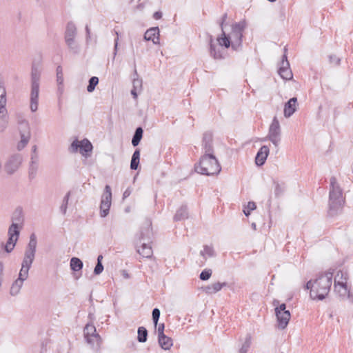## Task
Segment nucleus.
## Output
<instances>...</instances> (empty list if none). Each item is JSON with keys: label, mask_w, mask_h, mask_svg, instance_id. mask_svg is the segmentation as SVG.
I'll return each mask as SVG.
<instances>
[{"label": "nucleus", "mask_w": 353, "mask_h": 353, "mask_svg": "<svg viewBox=\"0 0 353 353\" xmlns=\"http://www.w3.org/2000/svg\"><path fill=\"white\" fill-rule=\"evenodd\" d=\"M332 273L326 272L319 275L314 281L310 280L305 285L310 290V297L313 300H323L328 294L332 283Z\"/></svg>", "instance_id": "f257e3e1"}, {"label": "nucleus", "mask_w": 353, "mask_h": 353, "mask_svg": "<svg viewBox=\"0 0 353 353\" xmlns=\"http://www.w3.org/2000/svg\"><path fill=\"white\" fill-rule=\"evenodd\" d=\"M246 26L245 21L243 20L232 26V31L229 35H226L225 32L222 30L221 36L217 39L219 44L226 48L231 46L233 50H239L241 47L243 32Z\"/></svg>", "instance_id": "f03ea898"}, {"label": "nucleus", "mask_w": 353, "mask_h": 353, "mask_svg": "<svg viewBox=\"0 0 353 353\" xmlns=\"http://www.w3.org/2000/svg\"><path fill=\"white\" fill-rule=\"evenodd\" d=\"M345 202V198L343 195V191L336 179L334 176L331 177L330 183L329 194V214L334 216L340 211Z\"/></svg>", "instance_id": "7ed1b4c3"}, {"label": "nucleus", "mask_w": 353, "mask_h": 353, "mask_svg": "<svg viewBox=\"0 0 353 353\" xmlns=\"http://www.w3.org/2000/svg\"><path fill=\"white\" fill-rule=\"evenodd\" d=\"M195 171L203 175L218 174L221 167L214 154H203L198 163L194 165Z\"/></svg>", "instance_id": "20e7f679"}, {"label": "nucleus", "mask_w": 353, "mask_h": 353, "mask_svg": "<svg viewBox=\"0 0 353 353\" xmlns=\"http://www.w3.org/2000/svg\"><path fill=\"white\" fill-rule=\"evenodd\" d=\"M40 77L41 70L37 67L33 66L31 72V92L30 97V109L32 112H34L38 110Z\"/></svg>", "instance_id": "39448f33"}, {"label": "nucleus", "mask_w": 353, "mask_h": 353, "mask_svg": "<svg viewBox=\"0 0 353 353\" xmlns=\"http://www.w3.org/2000/svg\"><path fill=\"white\" fill-rule=\"evenodd\" d=\"M6 103L5 82L0 78V131L1 132L7 128L9 122V116L6 108Z\"/></svg>", "instance_id": "423d86ee"}, {"label": "nucleus", "mask_w": 353, "mask_h": 353, "mask_svg": "<svg viewBox=\"0 0 353 353\" xmlns=\"http://www.w3.org/2000/svg\"><path fill=\"white\" fill-rule=\"evenodd\" d=\"M279 304V301L277 300H274L273 301V305L275 307V314L278 322L279 328L283 330L285 329L290 319V312L289 310H286V305L285 303Z\"/></svg>", "instance_id": "0eeeda50"}, {"label": "nucleus", "mask_w": 353, "mask_h": 353, "mask_svg": "<svg viewBox=\"0 0 353 353\" xmlns=\"http://www.w3.org/2000/svg\"><path fill=\"white\" fill-rule=\"evenodd\" d=\"M84 337L86 342L95 350H99L101 343V338L97 333L96 327L94 325L88 323L83 330Z\"/></svg>", "instance_id": "6e6552de"}, {"label": "nucleus", "mask_w": 353, "mask_h": 353, "mask_svg": "<svg viewBox=\"0 0 353 353\" xmlns=\"http://www.w3.org/2000/svg\"><path fill=\"white\" fill-rule=\"evenodd\" d=\"M77 34L75 25L72 22L68 23L65 32V41L68 48L75 53L79 50V46L76 40Z\"/></svg>", "instance_id": "1a4fd4ad"}, {"label": "nucleus", "mask_w": 353, "mask_h": 353, "mask_svg": "<svg viewBox=\"0 0 353 353\" xmlns=\"http://www.w3.org/2000/svg\"><path fill=\"white\" fill-rule=\"evenodd\" d=\"M150 230L148 228L145 232H141L139 240L141 248L137 249V252L145 258H150L153 253L152 247L150 245Z\"/></svg>", "instance_id": "9d476101"}, {"label": "nucleus", "mask_w": 353, "mask_h": 353, "mask_svg": "<svg viewBox=\"0 0 353 353\" xmlns=\"http://www.w3.org/2000/svg\"><path fill=\"white\" fill-rule=\"evenodd\" d=\"M22 161L23 157L20 154H14L9 156L4 163V171L7 174H13L19 170Z\"/></svg>", "instance_id": "9b49d317"}, {"label": "nucleus", "mask_w": 353, "mask_h": 353, "mask_svg": "<svg viewBox=\"0 0 353 353\" xmlns=\"http://www.w3.org/2000/svg\"><path fill=\"white\" fill-rule=\"evenodd\" d=\"M92 148L93 147L91 142L87 139H84L81 141L76 139L70 145V151L72 152H77L78 150H79V152L85 157L90 156Z\"/></svg>", "instance_id": "f8f14e48"}, {"label": "nucleus", "mask_w": 353, "mask_h": 353, "mask_svg": "<svg viewBox=\"0 0 353 353\" xmlns=\"http://www.w3.org/2000/svg\"><path fill=\"white\" fill-rule=\"evenodd\" d=\"M281 126L276 117H274L269 127L267 139L270 140L275 147H278L281 141Z\"/></svg>", "instance_id": "ddd939ff"}, {"label": "nucleus", "mask_w": 353, "mask_h": 353, "mask_svg": "<svg viewBox=\"0 0 353 353\" xmlns=\"http://www.w3.org/2000/svg\"><path fill=\"white\" fill-rule=\"evenodd\" d=\"M112 203V191L110 185H106L103 194L101 196L100 205V215L105 217L108 213Z\"/></svg>", "instance_id": "4468645a"}, {"label": "nucleus", "mask_w": 353, "mask_h": 353, "mask_svg": "<svg viewBox=\"0 0 353 353\" xmlns=\"http://www.w3.org/2000/svg\"><path fill=\"white\" fill-rule=\"evenodd\" d=\"M8 240L5 245V250L10 253L13 250L19 236V223H12L8 229Z\"/></svg>", "instance_id": "2eb2a0df"}, {"label": "nucleus", "mask_w": 353, "mask_h": 353, "mask_svg": "<svg viewBox=\"0 0 353 353\" xmlns=\"http://www.w3.org/2000/svg\"><path fill=\"white\" fill-rule=\"evenodd\" d=\"M37 241L34 234L30 236L29 243L26 248L23 259L34 261L36 254Z\"/></svg>", "instance_id": "dca6fc26"}, {"label": "nucleus", "mask_w": 353, "mask_h": 353, "mask_svg": "<svg viewBox=\"0 0 353 353\" xmlns=\"http://www.w3.org/2000/svg\"><path fill=\"white\" fill-rule=\"evenodd\" d=\"M280 77L285 80H290L293 77L292 70L290 68V63L287 59L286 54H283L282 61L279 69Z\"/></svg>", "instance_id": "f3484780"}, {"label": "nucleus", "mask_w": 353, "mask_h": 353, "mask_svg": "<svg viewBox=\"0 0 353 353\" xmlns=\"http://www.w3.org/2000/svg\"><path fill=\"white\" fill-rule=\"evenodd\" d=\"M33 261L23 259L21 268L20 269L18 278L17 279L24 282L28 278L29 270L32 266Z\"/></svg>", "instance_id": "a211bd4d"}, {"label": "nucleus", "mask_w": 353, "mask_h": 353, "mask_svg": "<svg viewBox=\"0 0 353 353\" xmlns=\"http://www.w3.org/2000/svg\"><path fill=\"white\" fill-rule=\"evenodd\" d=\"M39 168V158L30 157L28 164V178L33 180L37 177Z\"/></svg>", "instance_id": "6ab92c4d"}, {"label": "nucleus", "mask_w": 353, "mask_h": 353, "mask_svg": "<svg viewBox=\"0 0 353 353\" xmlns=\"http://www.w3.org/2000/svg\"><path fill=\"white\" fill-rule=\"evenodd\" d=\"M203 146L204 149V154H214L212 146V135L210 132H206L203 137Z\"/></svg>", "instance_id": "aec40b11"}, {"label": "nucleus", "mask_w": 353, "mask_h": 353, "mask_svg": "<svg viewBox=\"0 0 353 353\" xmlns=\"http://www.w3.org/2000/svg\"><path fill=\"white\" fill-rule=\"evenodd\" d=\"M297 99L296 97L291 98L284 106V116L286 118L291 117L296 110Z\"/></svg>", "instance_id": "412c9836"}, {"label": "nucleus", "mask_w": 353, "mask_h": 353, "mask_svg": "<svg viewBox=\"0 0 353 353\" xmlns=\"http://www.w3.org/2000/svg\"><path fill=\"white\" fill-rule=\"evenodd\" d=\"M159 30L158 27L151 28L148 29L144 34V39L146 41H152L153 43H159Z\"/></svg>", "instance_id": "4be33fe9"}, {"label": "nucleus", "mask_w": 353, "mask_h": 353, "mask_svg": "<svg viewBox=\"0 0 353 353\" xmlns=\"http://www.w3.org/2000/svg\"><path fill=\"white\" fill-rule=\"evenodd\" d=\"M269 151V148L267 145H263L260 148L255 158V162L256 165H262L264 164L268 156Z\"/></svg>", "instance_id": "5701e85b"}, {"label": "nucleus", "mask_w": 353, "mask_h": 353, "mask_svg": "<svg viewBox=\"0 0 353 353\" xmlns=\"http://www.w3.org/2000/svg\"><path fill=\"white\" fill-rule=\"evenodd\" d=\"M20 135H21V140L19 142V143L17 144V149L19 150L23 149L26 146V145L28 143V142L30 139V137H31L30 129H26L23 131H21Z\"/></svg>", "instance_id": "b1692460"}, {"label": "nucleus", "mask_w": 353, "mask_h": 353, "mask_svg": "<svg viewBox=\"0 0 353 353\" xmlns=\"http://www.w3.org/2000/svg\"><path fill=\"white\" fill-rule=\"evenodd\" d=\"M226 285V283L216 282L203 288V291L208 294H215L219 292L223 286Z\"/></svg>", "instance_id": "393cba45"}, {"label": "nucleus", "mask_w": 353, "mask_h": 353, "mask_svg": "<svg viewBox=\"0 0 353 353\" xmlns=\"http://www.w3.org/2000/svg\"><path fill=\"white\" fill-rule=\"evenodd\" d=\"M334 292L342 299L345 298L350 293L347 284H334Z\"/></svg>", "instance_id": "a878e982"}, {"label": "nucleus", "mask_w": 353, "mask_h": 353, "mask_svg": "<svg viewBox=\"0 0 353 353\" xmlns=\"http://www.w3.org/2000/svg\"><path fill=\"white\" fill-rule=\"evenodd\" d=\"M158 341L161 347L165 350H170L173 345L172 339L166 335L158 337Z\"/></svg>", "instance_id": "bb28decb"}, {"label": "nucleus", "mask_w": 353, "mask_h": 353, "mask_svg": "<svg viewBox=\"0 0 353 353\" xmlns=\"http://www.w3.org/2000/svg\"><path fill=\"white\" fill-rule=\"evenodd\" d=\"M348 274L345 271L339 270L334 277V284H347Z\"/></svg>", "instance_id": "cd10ccee"}, {"label": "nucleus", "mask_w": 353, "mask_h": 353, "mask_svg": "<svg viewBox=\"0 0 353 353\" xmlns=\"http://www.w3.org/2000/svg\"><path fill=\"white\" fill-rule=\"evenodd\" d=\"M23 285V282L15 279L11 285L10 294L12 296H15L20 293L21 289Z\"/></svg>", "instance_id": "c85d7f7f"}, {"label": "nucleus", "mask_w": 353, "mask_h": 353, "mask_svg": "<svg viewBox=\"0 0 353 353\" xmlns=\"http://www.w3.org/2000/svg\"><path fill=\"white\" fill-rule=\"evenodd\" d=\"M188 216V212L187 208L182 206L176 211V213L174 216V220L176 221H179L187 219Z\"/></svg>", "instance_id": "c756f323"}, {"label": "nucleus", "mask_w": 353, "mask_h": 353, "mask_svg": "<svg viewBox=\"0 0 353 353\" xmlns=\"http://www.w3.org/2000/svg\"><path fill=\"white\" fill-rule=\"evenodd\" d=\"M140 151L139 149L136 150L132 157L130 168L132 170H137L139 164Z\"/></svg>", "instance_id": "7c9ffc66"}, {"label": "nucleus", "mask_w": 353, "mask_h": 353, "mask_svg": "<svg viewBox=\"0 0 353 353\" xmlns=\"http://www.w3.org/2000/svg\"><path fill=\"white\" fill-rule=\"evenodd\" d=\"M142 136L143 129L141 127H139L136 129L132 139V144L133 146H137L139 144Z\"/></svg>", "instance_id": "2f4dec72"}, {"label": "nucleus", "mask_w": 353, "mask_h": 353, "mask_svg": "<svg viewBox=\"0 0 353 353\" xmlns=\"http://www.w3.org/2000/svg\"><path fill=\"white\" fill-rule=\"evenodd\" d=\"M70 268L73 271H79L83 268V263L79 258L73 257L70 260Z\"/></svg>", "instance_id": "473e14b6"}, {"label": "nucleus", "mask_w": 353, "mask_h": 353, "mask_svg": "<svg viewBox=\"0 0 353 353\" xmlns=\"http://www.w3.org/2000/svg\"><path fill=\"white\" fill-rule=\"evenodd\" d=\"M200 254L203 257L204 260H206L208 257L214 256V251L212 246L204 245L203 250L200 252Z\"/></svg>", "instance_id": "72a5a7b5"}, {"label": "nucleus", "mask_w": 353, "mask_h": 353, "mask_svg": "<svg viewBox=\"0 0 353 353\" xmlns=\"http://www.w3.org/2000/svg\"><path fill=\"white\" fill-rule=\"evenodd\" d=\"M212 40L210 41V53L211 57H212L215 59H223V55L219 50H216V46L212 43Z\"/></svg>", "instance_id": "f704fd0d"}, {"label": "nucleus", "mask_w": 353, "mask_h": 353, "mask_svg": "<svg viewBox=\"0 0 353 353\" xmlns=\"http://www.w3.org/2000/svg\"><path fill=\"white\" fill-rule=\"evenodd\" d=\"M148 331L143 327H139L138 328V341L141 343H144L147 340Z\"/></svg>", "instance_id": "c9c22d12"}, {"label": "nucleus", "mask_w": 353, "mask_h": 353, "mask_svg": "<svg viewBox=\"0 0 353 353\" xmlns=\"http://www.w3.org/2000/svg\"><path fill=\"white\" fill-rule=\"evenodd\" d=\"M252 342V337L250 334H248L245 338V341L243 343L242 347L239 350V353H247Z\"/></svg>", "instance_id": "e433bc0d"}, {"label": "nucleus", "mask_w": 353, "mask_h": 353, "mask_svg": "<svg viewBox=\"0 0 353 353\" xmlns=\"http://www.w3.org/2000/svg\"><path fill=\"white\" fill-rule=\"evenodd\" d=\"M274 192L275 196L279 197L283 193L284 190H285V186L283 183L281 184L276 181H274Z\"/></svg>", "instance_id": "4c0bfd02"}, {"label": "nucleus", "mask_w": 353, "mask_h": 353, "mask_svg": "<svg viewBox=\"0 0 353 353\" xmlns=\"http://www.w3.org/2000/svg\"><path fill=\"white\" fill-rule=\"evenodd\" d=\"M99 83V79L97 77H92L89 80V84L87 87V90L88 92H92L96 85Z\"/></svg>", "instance_id": "58836bf2"}, {"label": "nucleus", "mask_w": 353, "mask_h": 353, "mask_svg": "<svg viewBox=\"0 0 353 353\" xmlns=\"http://www.w3.org/2000/svg\"><path fill=\"white\" fill-rule=\"evenodd\" d=\"M16 117L17 119V123L19 125H23L25 126L26 129H30V125L28 121L24 118V117L22 115V114L17 113Z\"/></svg>", "instance_id": "ea45409f"}, {"label": "nucleus", "mask_w": 353, "mask_h": 353, "mask_svg": "<svg viewBox=\"0 0 353 353\" xmlns=\"http://www.w3.org/2000/svg\"><path fill=\"white\" fill-rule=\"evenodd\" d=\"M57 81L59 85L63 83V70L60 65L57 68Z\"/></svg>", "instance_id": "a19ab883"}, {"label": "nucleus", "mask_w": 353, "mask_h": 353, "mask_svg": "<svg viewBox=\"0 0 353 353\" xmlns=\"http://www.w3.org/2000/svg\"><path fill=\"white\" fill-rule=\"evenodd\" d=\"M212 273V270L205 269L201 272V273L200 274L199 278L202 281H207L210 278Z\"/></svg>", "instance_id": "79ce46f5"}, {"label": "nucleus", "mask_w": 353, "mask_h": 353, "mask_svg": "<svg viewBox=\"0 0 353 353\" xmlns=\"http://www.w3.org/2000/svg\"><path fill=\"white\" fill-rule=\"evenodd\" d=\"M256 204L253 201H250L248 203V205L246 207V208L243 210V212L245 214V216H249L250 214V212L251 211L254 210V209H256Z\"/></svg>", "instance_id": "37998d69"}, {"label": "nucleus", "mask_w": 353, "mask_h": 353, "mask_svg": "<svg viewBox=\"0 0 353 353\" xmlns=\"http://www.w3.org/2000/svg\"><path fill=\"white\" fill-rule=\"evenodd\" d=\"M160 310L158 308H154L152 310V320L154 323V325L157 326L158 323V321L160 317Z\"/></svg>", "instance_id": "c03bdc74"}, {"label": "nucleus", "mask_w": 353, "mask_h": 353, "mask_svg": "<svg viewBox=\"0 0 353 353\" xmlns=\"http://www.w3.org/2000/svg\"><path fill=\"white\" fill-rule=\"evenodd\" d=\"M132 84H133L132 88L141 91V90L142 88V80L141 79H138V78L134 79Z\"/></svg>", "instance_id": "a18cd8bd"}, {"label": "nucleus", "mask_w": 353, "mask_h": 353, "mask_svg": "<svg viewBox=\"0 0 353 353\" xmlns=\"http://www.w3.org/2000/svg\"><path fill=\"white\" fill-rule=\"evenodd\" d=\"M22 211L21 210H17L14 213L13 220L19 223L22 221Z\"/></svg>", "instance_id": "49530a36"}, {"label": "nucleus", "mask_w": 353, "mask_h": 353, "mask_svg": "<svg viewBox=\"0 0 353 353\" xmlns=\"http://www.w3.org/2000/svg\"><path fill=\"white\" fill-rule=\"evenodd\" d=\"M103 270V265H102V263H97L94 269V274L95 275L100 274Z\"/></svg>", "instance_id": "de8ad7c7"}, {"label": "nucleus", "mask_w": 353, "mask_h": 353, "mask_svg": "<svg viewBox=\"0 0 353 353\" xmlns=\"http://www.w3.org/2000/svg\"><path fill=\"white\" fill-rule=\"evenodd\" d=\"M164 328L165 325L164 323H161L159 325L157 328V332H158V337L165 336L164 334Z\"/></svg>", "instance_id": "09e8293b"}, {"label": "nucleus", "mask_w": 353, "mask_h": 353, "mask_svg": "<svg viewBox=\"0 0 353 353\" xmlns=\"http://www.w3.org/2000/svg\"><path fill=\"white\" fill-rule=\"evenodd\" d=\"M30 157H37L39 158V155L37 151V146L36 145H33L31 149Z\"/></svg>", "instance_id": "8fccbe9b"}, {"label": "nucleus", "mask_w": 353, "mask_h": 353, "mask_svg": "<svg viewBox=\"0 0 353 353\" xmlns=\"http://www.w3.org/2000/svg\"><path fill=\"white\" fill-rule=\"evenodd\" d=\"M330 61L331 63H334L335 65H339V63H340V59H339L335 55L330 56Z\"/></svg>", "instance_id": "3c124183"}, {"label": "nucleus", "mask_w": 353, "mask_h": 353, "mask_svg": "<svg viewBox=\"0 0 353 353\" xmlns=\"http://www.w3.org/2000/svg\"><path fill=\"white\" fill-rule=\"evenodd\" d=\"M115 34H117V38L114 40V55L115 56L117 52L118 49V44H119V33L118 32H115Z\"/></svg>", "instance_id": "603ef678"}, {"label": "nucleus", "mask_w": 353, "mask_h": 353, "mask_svg": "<svg viewBox=\"0 0 353 353\" xmlns=\"http://www.w3.org/2000/svg\"><path fill=\"white\" fill-rule=\"evenodd\" d=\"M153 17L156 20L160 19L162 17V13L159 11L155 12L153 14Z\"/></svg>", "instance_id": "864d4df0"}, {"label": "nucleus", "mask_w": 353, "mask_h": 353, "mask_svg": "<svg viewBox=\"0 0 353 353\" xmlns=\"http://www.w3.org/2000/svg\"><path fill=\"white\" fill-rule=\"evenodd\" d=\"M131 192H132L131 190L129 188H127L125 190V192H123V199L128 197L130 195Z\"/></svg>", "instance_id": "5fc2aeb1"}, {"label": "nucleus", "mask_w": 353, "mask_h": 353, "mask_svg": "<svg viewBox=\"0 0 353 353\" xmlns=\"http://www.w3.org/2000/svg\"><path fill=\"white\" fill-rule=\"evenodd\" d=\"M69 196H70V193H67L66 195L64 196L63 198V204H65V205H68V200H69Z\"/></svg>", "instance_id": "6e6d98bb"}, {"label": "nucleus", "mask_w": 353, "mask_h": 353, "mask_svg": "<svg viewBox=\"0 0 353 353\" xmlns=\"http://www.w3.org/2000/svg\"><path fill=\"white\" fill-rule=\"evenodd\" d=\"M139 90H135L134 88L132 89L131 90V94L133 96L134 99H137V92Z\"/></svg>", "instance_id": "4d7b16f0"}, {"label": "nucleus", "mask_w": 353, "mask_h": 353, "mask_svg": "<svg viewBox=\"0 0 353 353\" xmlns=\"http://www.w3.org/2000/svg\"><path fill=\"white\" fill-rule=\"evenodd\" d=\"M227 14H224L222 17V22L221 23V29L223 30V23L226 21L227 19Z\"/></svg>", "instance_id": "13d9d810"}, {"label": "nucleus", "mask_w": 353, "mask_h": 353, "mask_svg": "<svg viewBox=\"0 0 353 353\" xmlns=\"http://www.w3.org/2000/svg\"><path fill=\"white\" fill-rule=\"evenodd\" d=\"M67 205H65V204H63L61 207V211L65 214L66 212Z\"/></svg>", "instance_id": "bf43d9fd"}, {"label": "nucleus", "mask_w": 353, "mask_h": 353, "mask_svg": "<svg viewBox=\"0 0 353 353\" xmlns=\"http://www.w3.org/2000/svg\"><path fill=\"white\" fill-rule=\"evenodd\" d=\"M103 258L101 254L99 255L97 257V263H102Z\"/></svg>", "instance_id": "052dcab7"}, {"label": "nucleus", "mask_w": 353, "mask_h": 353, "mask_svg": "<svg viewBox=\"0 0 353 353\" xmlns=\"http://www.w3.org/2000/svg\"><path fill=\"white\" fill-rule=\"evenodd\" d=\"M85 30H86V32L88 34V37H90V29H89L88 26L85 27Z\"/></svg>", "instance_id": "680f3d73"}, {"label": "nucleus", "mask_w": 353, "mask_h": 353, "mask_svg": "<svg viewBox=\"0 0 353 353\" xmlns=\"http://www.w3.org/2000/svg\"><path fill=\"white\" fill-rule=\"evenodd\" d=\"M350 300L353 303V295L350 294V293H349V294L347 296Z\"/></svg>", "instance_id": "e2e57ef3"}, {"label": "nucleus", "mask_w": 353, "mask_h": 353, "mask_svg": "<svg viewBox=\"0 0 353 353\" xmlns=\"http://www.w3.org/2000/svg\"><path fill=\"white\" fill-rule=\"evenodd\" d=\"M252 228L254 230H256V223H253L252 224Z\"/></svg>", "instance_id": "0e129e2a"}, {"label": "nucleus", "mask_w": 353, "mask_h": 353, "mask_svg": "<svg viewBox=\"0 0 353 353\" xmlns=\"http://www.w3.org/2000/svg\"><path fill=\"white\" fill-rule=\"evenodd\" d=\"M268 1H270V2H274V1H276V0H268Z\"/></svg>", "instance_id": "69168bd1"}, {"label": "nucleus", "mask_w": 353, "mask_h": 353, "mask_svg": "<svg viewBox=\"0 0 353 353\" xmlns=\"http://www.w3.org/2000/svg\"><path fill=\"white\" fill-rule=\"evenodd\" d=\"M124 276H125L126 278H128V274H125V275H124Z\"/></svg>", "instance_id": "338daca9"}]
</instances>
